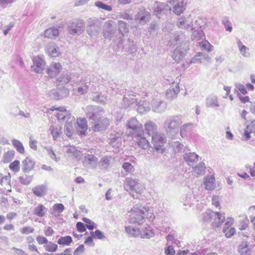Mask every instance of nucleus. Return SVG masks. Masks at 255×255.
<instances>
[{"label": "nucleus", "instance_id": "obj_22", "mask_svg": "<svg viewBox=\"0 0 255 255\" xmlns=\"http://www.w3.org/2000/svg\"><path fill=\"white\" fill-rule=\"evenodd\" d=\"M187 50V47L181 48L177 47L174 49L172 57L177 63L179 62L186 55Z\"/></svg>", "mask_w": 255, "mask_h": 255}, {"label": "nucleus", "instance_id": "obj_15", "mask_svg": "<svg viewBox=\"0 0 255 255\" xmlns=\"http://www.w3.org/2000/svg\"><path fill=\"white\" fill-rule=\"evenodd\" d=\"M152 110L153 112L161 114L167 109V104L166 102L159 99H154L151 101Z\"/></svg>", "mask_w": 255, "mask_h": 255}, {"label": "nucleus", "instance_id": "obj_39", "mask_svg": "<svg viewBox=\"0 0 255 255\" xmlns=\"http://www.w3.org/2000/svg\"><path fill=\"white\" fill-rule=\"evenodd\" d=\"M204 184L206 189L209 190L214 189L215 187V178L211 176L205 177Z\"/></svg>", "mask_w": 255, "mask_h": 255}, {"label": "nucleus", "instance_id": "obj_6", "mask_svg": "<svg viewBox=\"0 0 255 255\" xmlns=\"http://www.w3.org/2000/svg\"><path fill=\"white\" fill-rule=\"evenodd\" d=\"M95 80H96L95 78H93L92 80L90 78H86L84 80H81L80 85L76 90L77 93L80 95H84L89 90L92 91L95 90L97 86L94 81Z\"/></svg>", "mask_w": 255, "mask_h": 255}, {"label": "nucleus", "instance_id": "obj_23", "mask_svg": "<svg viewBox=\"0 0 255 255\" xmlns=\"http://www.w3.org/2000/svg\"><path fill=\"white\" fill-rule=\"evenodd\" d=\"M199 156L195 152H186L183 155V159L189 166L193 165L198 160Z\"/></svg>", "mask_w": 255, "mask_h": 255}, {"label": "nucleus", "instance_id": "obj_21", "mask_svg": "<svg viewBox=\"0 0 255 255\" xmlns=\"http://www.w3.org/2000/svg\"><path fill=\"white\" fill-rule=\"evenodd\" d=\"M98 162V158L93 154H88L83 158V163L90 165L93 169H95L97 167Z\"/></svg>", "mask_w": 255, "mask_h": 255}, {"label": "nucleus", "instance_id": "obj_56", "mask_svg": "<svg viewBox=\"0 0 255 255\" xmlns=\"http://www.w3.org/2000/svg\"><path fill=\"white\" fill-rule=\"evenodd\" d=\"M95 5L99 9H104L108 11H111L112 10V7L111 5H107L101 1L95 2Z\"/></svg>", "mask_w": 255, "mask_h": 255}, {"label": "nucleus", "instance_id": "obj_36", "mask_svg": "<svg viewBox=\"0 0 255 255\" xmlns=\"http://www.w3.org/2000/svg\"><path fill=\"white\" fill-rule=\"evenodd\" d=\"M66 147V152L67 154L74 156L77 160L80 159L81 152L80 150L77 149L75 146L69 145Z\"/></svg>", "mask_w": 255, "mask_h": 255}, {"label": "nucleus", "instance_id": "obj_33", "mask_svg": "<svg viewBox=\"0 0 255 255\" xmlns=\"http://www.w3.org/2000/svg\"><path fill=\"white\" fill-rule=\"evenodd\" d=\"M238 252L241 255H249L251 252V248L247 242H242L238 247Z\"/></svg>", "mask_w": 255, "mask_h": 255}, {"label": "nucleus", "instance_id": "obj_20", "mask_svg": "<svg viewBox=\"0 0 255 255\" xmlns=\"http://www.w3.org/2000/svg\"><path fill=\"white\" fill-rule=\"evenodd\" d=\"M44 66L45 62L42 58L38 56L33 59V65L31 66V69L36 73H41Z\"/></svg>", "mask_w": 255, "mask_h": 255}, {"label": "nucleus", "instance_id": "obj_17", "mask_svg": "<svg viewBox=\"0 0 255 255\" xmlns=\"http://www.w3.org/2000/svg\"><path fill=\"white\" fill-rule=\"evenodd\" d=\"M193 20L191 15L180 16L176 22V26L180 29H186L192 27Z\"/></svg>", "mask_w": 255, "mask_h": 255}, {"label": "nucleus", "instance_id": "obj_48", "mask_svg": "<svg viewBox=\"0 0 255 255\" xmlns=\"http://www.w3.org/2000/svg\"><path fill=\"white\" fill-rule=\"evenodd\" d=\"M71 79V77L70 73L66 72L65 73L58 77L57 80L59 83L61 84H65L69 82Z\"/></svg>", "mask_w": 255, "mask_h": 255}, {"label": "nucleus", "instance_id": "obj_52", "mask_svg": "<svg viewBox=\"0 0 255 255\" xmlns=\"http://www.w3.org/2000/svg\"><path fill=\"white\" fill-rule=\"evenodd\" d=\"M199 46L202 50L210 52L212 51L213 46L207 41L205 40L199 43Z\"/></svg>", "mask_w": 255, "mask_h": 255}, {"label": "nucleus", "instance_id": "obj_12", "mask_svg": "<svg viewBox=\"0 0 255 255\" xmlns=\"http://www.w3.org/2000/svg\"><path fill=\"white\" fill-rule=\"evenodd\" d=\"M137 145L143 149H147L150 147V143L144 135L143 130L131 136Z\"/></svg>", "mask_w": 255, "mask_h": 255}, {"label": "nucleus", "instance_id": "obj_3", "mask_svg": "<svg viewBox=\"0 0 255 255\" xmlns=\"http://www.w3.org/2000/svg\"><path fill=\"white\" fill-rule=\"evenodd\" d=\"M202 220L204 222L209 223L213 222V226L219 227L225 221L224 214H220L217 212H213L208 210L203 214Z\"/></svg>", "mask_w": 255, "mask_h": 255}, {"label": "nucleus", "instance_id": "obj_16", "mask_svg": "<svg viewBox=\"0 0 255 255\" xmlns=\"http://www.w3.org/2000/svg\"><path fill=\"white\" fill-rule=\"evenodd\" d=\"M115 23V22L112 20H108L104 23L103 33L105 38L110 39L114 36L116 31V28L113 27Z\"/></svg>", "mask_w": 255, "mask_h": 255}, {"label": "nucleus", "instance_id": "obj_44", "mask_svg": "<svg viewBox=\"0 0 255 255\" xmlns=\"http://www.w3.org/2000/svg\"><path fill=\"white\" fill-rule=\"evenodd\" d=\"M119 31L123 35L128 32V26L127 22L122 20H119Z\"/></svg>", "mask_w": 255, "mask_h": 255}, {"label": "nucleus", "instance_id": "obj_25", "mask_svg": "<svg viewBox=\"0 0 255 255\" xmlns=\"http://www.w3.org/2000/svg\"><path fill=\"white\" fill-rule=\"evenodd\" d=\"M62 66L59 62L52 63L47 69V73L50 77L56 76L60 71Z\"/></svg>", "mask_w": 255, "mask_h": 255}, {"label": "nucleus", "instance_id": "obj_9", "mask_svg": "<svg viewBox=\"0 0 255 255\" xmlns=\"http://www.w3.org/2000/svg\"><path fill=\"white\" fill-rule=\"evenodd\" d=\"M125 189L126 190H131L137 194H140L142 187L139 182V180L132 177H127L126 178L125 183Z\"/></svg>", "mask_w": 255, "mask_h": 255}, {"label": "nucleus", "instance_id": "obj_29", "mask_svg": "<svg viewBox=\"0 0 255 255\" xmlns=\"http://www.w3.org/2000/svg\"><path fill=\"white\" fill-rule=\"evenodd\" d=\"M144 129L149 135H154L157 132V126L156 124L151 121H147L144 124Z\"/></svg>", "mask_w": 255, "mask_h": 255}, {"label": "nucleus", "instance_id": "obj_1", "mask_svg": "<svg viewBox=\"0 0 255 255\" xmlns=\"http://www.w3.org/2000/svg\"><path fill=\"white\" fill-rule=\"evenodd\" d=\"M147 212L146 208L144 206L135 205L129 212L128 220L129 223L137 226L142 224L145 221L144 216Z\"/></svg>", "mask_w": 255, "mask_h": 255}, {"label": "nucleus", "instance_id": "obj_8", "mask_svg": "<svg viewBox=\"0 0 255 255\" xmlns=\"http://www.w3.org/2000/svg\"><path fill=\"white\" fill-rule=\"evenodd\" d=\"M103 113V109L96 106H89L86 109V117L92 122L101 117Z\"/></svg>", "mask_w": 255, "mask_h": 255}, {"label": "nucleus", "instance_id": "obj_26", "mask_svg": "<svg viewBox=\"0 0 255 255\" xmlns=\"http://www.w3.org/2000/svg\"><path fill=\"white\" fill-rule=\"evenodd\" d=\"M45 49L46 53L51 57H57L60 53L58 47L54 42H51L47 44L45 46Z\"/></svg>", "mask_w": 255, "mask_h": 255}, {"label": "nucleus", "instance_id": "obj_45", "mask_svg": "<svg viewBox=\"0 0 255 255\" xmlns=\"http://www.w3.org/2000/svg\"><path fill=\"white\" fill-rule=\"evenodd\" d=\"M75 120L69 121L66 122L64 126V132L65 134L69 137L72 135L73 133V123L74 122Z\"/></svg>", "mask_w": 255, "mask_h": 255}, {"label": "nucleus", "instance_id": "obj_34", "mask_svg": "<svg viewBox=\"0 0 255 255\" xmlns=\"http://www.w3.org/2000/svg\"><path fill=\"white\" fill-rule=\"evenodd\" d=\"M193 174L196 176H202L205 173L206 166L203 162H199L193 167Z\"/></svg>", "mask_w": 255, "mask_h": 255}, {"label": "nucleus", "instance_id": "obj_32", "mask_svg": "<svg viewBox=\"0 0 255 255\" xmlns=\"http://www.w3.org/2000/svg\"><path fill=\"white\" fill-rule=\"evenodd\" d=\"M77 124L78 130L81 135H84L88 129L87 121L85 119H77Z\"/></svg>", "mask_w": 255, "mask_h": 255}, {"label": "nucleus", "instance_id": "obj_31", "mask_svg": "<svg viewBox=\"0 0 255 255\" xmlns=\"http://www.w3.org/2000/svg\"><path fill=\"white\" fill-rule=\"evenodd\" d=\"M56 117L58 120L60 122H67L69 121L75 120L74 117L71 116L68 111L57 113L56 114Z\"/></svg>", "mask_w": 255, "mask_h": 255}, {"label": "nucleus", "instance_id": "obj_18", "mask_svg": "<svg viewBox=\"0 0 255 255\" xmlns=\"http://www.w3.org/2000/svg\"><path fill=\"white\" fill-rule=\"evenodd\" d=\"M180 80L178 81L177 80L176 82L174 81H172L171 84L176 83L175 87L171 86L166 92V97L167 99L172 101L176 99L177 97L178 94L179 92V84Z\"/></svg>", "mask_w": 255, "mask_h": 255}, {"label": "nucleus", "instance_id": "obj_19", "mask_svg": "<svg viewBox=\"0 0 255 255\" xmlns=\"http://www.w3.org/2000/svg\"><path fill=\"white\" fill-rule=\"evenodd\" d=\"M69 94V90L64 87L53 89L50 92V95L55 99H60L67 97Z\"/></svg>", "mask_w": 255, "mask_h": 255}, {"label": "nucleus", "instance_id": "obj_51", "mask_svg": "<svg viewBox=\"0 0 255 255\" xmlns=\"http://www.w3.org/2000/svg\"><path fill=\"white\" fill-rule=\"evenodd\" d=\"M137 103V101L136 99L131 98L129 100L128 98L127 97H124L123 98V107L124 108H127L129 107L130 105H135Z\"/></svg>", "mask_w": 255, "mask_h": 255}, {"label": "nucleus", "instance_id": "obj_59", "mask_svg": "<svg viewBox=\"0 0 255 255\" xmlns=\"http://www.w3.org/2000/svg\"><path fill=\"white\" fill-rule=\"evenodd\" d=\"M9 168L14 172H17L20 169V163L18 160H15L10 163Z\"/></svg>", "mask_w": 255, "mask_h": 255}, {"label": "nucleus", "instance_id": "obj_57", "mask_svg": "<svg viewBox=\"0 0 255 255\" xmlns=\"http://www.w3.org/2000/svg\"><path fill=\"white\" fill-rule=\"evenodd\" d=\"M82 220L86 223V227L90 230H92L97 227V225L92 221L87 218H83Z\"/></svg>", "mask_w": 255, "mask_h": 255}, {"label": "nucleus", "instance_id": "obj_4", "mask_svg": "<svg viewBox=\"0 0 255 255\" xmlns=\"http://www.w3.org/2000/svg\"><path fill=\"white\" fill-rule=\"evenodd\" d=\"M67 27L69 34L73 36L79 35L84 31L85 24L82 19H74L68 23Z\"/></svg>", "mask_w": 255, "mask_h": 255}, {"label": "nucleus", "instance_id": "obj_63", "mask_svg": "<svg viewBox=\"0 0 255 255\" xmlns=\"http://www.w3.org/2000/svg\"><path fill=\"white\" fill-rule=\"evenodd\" d=\"M223 231L225 234L226 237L229 238L235 234L236 230L234 228L224 227Z\"/></svg>", "mask_w": 255, "mask_h": 255}, {"label": "nucleus", "instance_id": "obj_60", "mask_svg": "<svg viewBox=\"0 0 255 255\" xmlns=\"http://www.w3.org/2000/svg\"><path fill=\"white\" fill-rule=\"evenodd\" d=\"M222 23L225 26L226 30L229 32L232 31V26L228 17H224L222 18Z\"/></svg>", "mask_w": 255, "mask_h": 255}, {"label": "nucleus", "instance_id": "obj_46", "mask_svg": "<svg viewBox=\"0 0 255 255\" xmlns=\"http://www.w3.org/2000/svg\"><path fill=\"white\" fill-rule=\"evenodd\" d=\"M173 149L175 152H179L183 149V151H190V149L187 146L184 145L179 141H176L173 144Z\"/></svg>", "mask_w": 255, "mask_h": 255}, {"label": "nucleus", "instance_id": "obj_40", "mask_svg": "<svg viewBox=\"0 0 255 255\" xmlns=\"http://www.w3.org/2000/svg\"><path fill=\"white\" fill-rule=\"evenodd\" d=\"M46 186L44 185H39L32 189L33 194L37 197H42L45 194Z\"/></svg>", "mask_w": 255, "mask_h": 255}, {"label": "nucleus", "instance_id": "obj_62", "mask_svg": "<svg viewBox=\"0 0 255 255\" xmlns=\"http://www.w3.org/2000/svg\"><path fill=\"white\" fill-rule=\"evenodd\" d=\"M10 175L8 173V175L4 176L0 175V183L2 186L10 185Z\"/></svg>", "mask_w": 255, "mask_h": 255}, {"label": "nucleus", "instance_id": "obj_10", "mask_svg": "<svg viewBox=\"0 0 255 255\" xmlns=\"http://www.w3.org/2000/svg\"><path fill=\"white\" fill-rule=\"evenodd\" d=\"M110 120L104 117H100L94 122H91V128L94 132L105 130L110 125Z\"/></svg>", "mask_w": 255, "mask_h": 255}, {"label": "nucleus", "instance_id": "obj_27", "mask_svg": "<svg viewBox=\"0 0 255 255\" xmlns=\"http://www.w3.org/2000/svg\"><path fill=\"white\" fill-rule=\"evenodd\" d=\"M35 165V162L31 158L26 157L22 162V170L24 173H28L32 170Z\"/></svg>", "mask_w": 255, "mask_h": 255}, {"label": "nucleus", "instance_id": "obj_54", "mask_svg": "<svg viewBox=\"0 0 255 255\" xmlns=\"http://www.w3.org/2000/svg\"><path fill=\"white\" fill-rule=\"evenodd\" d=\"M45 250L49 252H54L57 251L58 246L51 242H48L44 245Z\"/></svg>", "mask_w": 255, "mask_h": 255}, {"label": "nucleus", "instance_id": "obj_47", "mask_svg": "<svg viewBox=\"0 0 255 255\" xmlns=\"http://www.w3.org/2000/svg\"><path fill=\"white\" fill-rule=\"evenodd\" d=\"M11 143L19 153L23 154L24 153V148L20 141L17 139H13L11 140Z\"/></svg>", "mask_w": 255, "mask_h": 255}, {"label": "nucleus", "instance_id": "obj_64", "mask_svg": "<svg viewBox=\"0 0 255 255\" xmlns=\"http://www.w3.org/2000/svg\"><path fill=\"white\" fill-rule=\"evenodd\" d=\"M32 180V176L25 175L19 177L20 182L23 185H28L31 182Z\"/></svg>", "mask_w": 255, "mask_h": 255}, {"label": "nucleus", "instance_id": "obj_49", "mask_svg": "<svg viewBox=\"0 0 255 255\" xmlns=\"http://www.w3.org/2000/svg\"><path fill=\"white\" fill-rule=\"evenodd\" d=\"M125 230L127 233L132 237H137L140 236V230L138 228L128 226L126 227Z\"/></svg>", "mask_w": 255, "mask_h": 255}, {"label": "nucleus", "instance_id": "obj_37", "mask_svg": "<svg viewBox=\"0 0 255 255\" xmlns=\"http://www.w3.org/2000/svg\"><path fill=\"white\" fill-rule=\"evenodd\" d=\"M111 159V157L110 156H106L103 157L100 161L98 162V165L100 169L102 170L108 169L110 165Z\"/></svg>", "mask_w": 255, "mask_h": 255}, {"label": "nucleus", "instance_id": "obj_50", "mask_svg": "<svg viewBox=\"0 0 255 255\" xmlns=\"http://www.w3.org/2000/svg\"><path fill=\"white\" fill-rule=\"evenodd\" d=\"M183 205L185 206L191 207V205L193 204V202L194 200V198L192 194L188 193L183 199Z\"/></svg>", "mask_w": 255, "mask_h": 255}, {"label": "nucleus", "instance_id": "obj_28", "mask_svg": "<svg viewBox=\"0 0 255 255\" xmlns=\"http://www.w3.org/2000/svg\"><path fill=\"white\" fill-rule=\"evenodd\" d=\"M140 230V236L142 239H149L154 235L151 228L146 224Z\"/></svg>", "mask_w": 255, "mask_h": 255}, {"label": "nucleus", "instance_id": "obj_41", "mask_svg": "<svg viewBox=\"0 0 255 255\" xmlns=\"http://www.w3.org/2000/svg\"><path fill=\"white\" fill-rule=\"evenodd\" d=\"M206 104L207 107L215 108L219 106L218 98L215 96L208 97L206 99Z\"/></svg>", "mask_w": 255, "mask_h": 255}, {"label": "nucleus", "instance_id": "obj_13", "mask_svg": "<svg viewBox=\"0 0 255 255\" xmlns=\"http://www.w3.org/2000/svg\"><path fill=\"white\" fill-rule=\"evenodd\" d=\"M168 2L173 5L172 11L177 15L183 13L186 9L187 2L185 0H169Z\"/></svg>", "mask_w": 255, "mask_h": 255}, {"label": "nucleus", "instance_id": "obj_30", "mask_svg": "<svg viewBox=\"0 0 255 255\" xmlns=\"http://www.w3.org/2000/svg\"><path fill=\"white\" fill-rule=\"evenodd\" d=\"M136 104L137 106L136 110L139 113L144 114L150 110V106L148 102L140 101L138 104L136 103Z\"/></svg>", "mask_w": 255, "mask_h": 255}, {"label": "nucleus", "instance_id": "obj_55", "mask_svg": "<svg viewBox=\"0 0 255 255\" xmlns=\"http://www.w3.org/2000/svg\"><path fill=\"white\" fill-rule=\"evenodd\" d=\"M92 99L97 103H105L107 101V96L104 95L95 94L93 95Z\"/></svg>", "mask_w": 255, "mask_h": 255}, {"label": "nucleus", "instance_id": "obj_24", "mask_svg": "<svg viewBox=\"0 0 255 255\" xmlns=\"http://www.w3.org/2000/svg\"><path fill=\"white\" fill-rule=\"evenodd\" d=\"M170 8L168 7V5L163 3L159 2L157 4V6L154 8V13L159 18L163 14H166L168 10H170Z\"/></svg>", "mask_w": 255, "mask_h": 255}, {"label": "nucleus", "instance_id": "obj_11", "mask_svg": "<svg viewBox=\"0 0 255 255\" xmlns=\"http://www.w3.org/2000/svg\"><path fill=\"white\" fill-rule=\"evenodd\" d=\"M127 128L129 129L131 136L143 130L142 126L135 118L129 120L126 124Z\"/></svg>", "mask_w": 255, "mask_h": 255}, {"label": "nucleus", "instance_id": "obj_14", "mask_svg": "<svg viewBox=\"0 0 255 255\" xmlns=\"http://www.w3.org/2000/svg\"><path fill=\"white\" fill-rule=\"evenodd\" d=\"M150 13L145 9H139L135 15V21L137 23L143 25L148 22L150 19Z\"/></svg>", "mask_w": 255, "mask_h": 255}, {"label": "nucleus", "instance_id": "obj_35", "mask_svg": "<svg viewBox=\"0 0 255 255\" xmlns=\"http://www.w3.org/2000/svg\"><path fill=\"white\" fill-rule=\"evenodd\" d=\"M61 127L59 125L51 126L49 128L53 138L54 140L57 139L60 137V134L62 133Z\"/></svg>", "mask_w": 255, "mask_h": 255}, {"label": "nucleus", "instance_id": "obj_53", "mask_svg": "<svg viewBox=\"0 0 255 255\" xmlns=\"http://www.w3.org/2000/svg\"><path fill=\"white\" fill-rule=\"evenodd\" d=\"M72 242V238L69 236H66L60 238L57 241V243L59 245L69 246Z\"/></svg>", "mask_w": 255, "mask_h": 255}, {"label": "nucleus", "instance_id": "obj_38", "mask_svg": "<svg viewBox=\"0 0 255 255\" xmlns=\"http://www.w3.org/2000/svg\"><path fill=\"white\" fill-rule=\"evenodd\" d=\"M58 35L59 30L55 27L49 28L44 31L45 37L48 38H55Z\"/></svg>", "mask_w": 255, "mask_h": 255}, {"label": "nucleus", "instance_id": "obj_61", "mask_svg": "<svg viewBox=\"0 0 255 255\" xmlns=\"http://www.w3.org/2000/svg\"><path fill=\"white\" fill-rule=\"evenodd\" d=\"M122 167L126 172L129 173H131L134 171V167L128 162H125L122 165Z\"/></svg>", "mask_w": 255, "mask_h": 255}, {"label": "nucleus", "instance_id": "obj_2", "mask_svg": "<svg viewBox=\"0 0 255 255\" xmlns=\"http://www.w3.org/2000/svg\"><path fill=\"white\" fill-rule=\"evenodd\" d=\"M181 124L180 118L177 116L167 118L164 123V128L167 135L171 138H174L179 131V127Z\"/></svg>", "mask_w": 255, "mask_h": 255}, {"label": "nucleus", "instance_id": "obj_58", "mask_svg": "<svg viewBox=\"0 0 255 255\" xmlns=\"http://www.w3.org/2000/svg\"><path fill=\"white\" fill-rule=\"evenodd\" d=\"M45 150L47 151L50 157L57 162L60 160V157H57L52 148L50 146L44 147Z\"/></svg>", "mask_w": 255, "mask_h": 255}, {"label": "nucleus", "instance_id": "obj_42", "mask_svg": "<svg viewBox=\"0 0 255 255\" xmlns=\"http://www.w3.org/2000/svg\"><path fill=\"white\" fill-rule=\"evenodd\" d=\"M192 123L184 124L180 127V134L182 137H184L188 133H189L192 129Z\"/></svg>", "mask_w": 255, "mask_h": 255}, {"label": "nucleus", "instance_id": "obj_5", "mask_svg": "<svg viewBox=\"0 0 255 255\" xmlns=\"http://www.w3.org/2000/svg\"><path fill=\"white\" fill-rule=\"evenodd\" d=\"M102 22L98 18H90L87 21V32L91 36L98 35L100 32Z\"/></svg>", "mask_w": 255, "mask_h": 255}, {"label": "nucleus", "instance_id": "obj_7", "mask_svg": "<svg viewBox=\"0 0 255 255\" xmlns=\"http://www.w3.org/2000/svg\"><path fill=\"white\" fill-rule=\"evenodd\" d=\"M152 143L154 148L158 152L163 153L164 150L163 146L166 142V138L164 134L155 133L152 136Z\"/></svg>", "mask_w": 255, "mask_h": 255}, {"label": "nucleus", "instance_id": "obj_43", "mask_svg": "<svg viewBox=\"0 0 255 255\" xmlns=\"http://www.w3.org/2000/svg\"><path fill=\"white\" fill-rule=\"evenodd\" d=\"M47 209L42 204H39L36 206L33 210L34 214L39 217L45 216Z\"/></svg>", "mask_w": 255, "mask_h": 255}]
</instances>
